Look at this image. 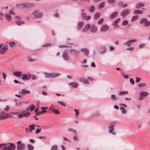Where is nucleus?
<instances>
[{
    "mask_svg": "<svg viewBox=\"0 0 150 150\" xmlns=\"http://www.w3.org/2000/svg\"><path fill=\"white\" fill-rule=\"evenodd\" d=\"M20 4L21 6H23V7L24 8L32 6H33V4L28 2L22 3H21Z\"/></svg>",
    "mask_w": 150,
    "mask_h": 150,
    "instance_id": "obj_8",
    "label": "nucleus"
},
{
    "mask_svg": "<svg viewBox=\"0 0 150 150\" xmlns=\"http://www.w3.org/2000/svg\"><path fill=\"white\" fill-rule=\"evenodd\" d=\"M135 6L136 8L137 9H139L141 8L144 7L145 6V5L141 2H139L136 4Z\"/></svg>",
    "mask_w": 150,
    "mask_h": 150,
    "instance_id": "obj_14",
    "label": "nucleus"
},
{
    "mask_svg": "<svg viewBox=\"0 0 150 150\" xmlns=\"http://www.w3.org/2000/svg\"><path fill=\"white\" fill-rule=\"evenodd\" d=\"M41 128H40V129H37L35 132L36 134H38L39 133L41 132Z\"/></svg>",
    "mask_w": 150,
    "mask_h": 150,
    "instance_id": "obj_59",
    "label": "nucleus"
},
{
    "mask_svg": "<svg viewBox=\"0 0 150 150\" xmlns=\"http://www.w3.org/2000/svg\"><path fill=\"white\" fill-rule=\"evenodd\" d=\"M123 5V3L122 1H119L118 3V6L119 7H122Z\"/></svg>",
    "mask_w": 150,
    "mask_h": 150,
    "instance_id": "obj_63",
    "label": "nucleus"
},
{
    "mask_svg": "<svg viewBox=\"0 0 150 150\" xmlns=\"http://www.w3.org/2000/svg\"><path fill=\"white\" fill-rule=\"evenodd\" d=\"M68 130L69 132H72L74 133H76V130H74V129H68Z\"/></svg>",
    "mask_w": 150,
    "mask_h": 150,
    "instance_id": "obj_55",
    "label": "nucleus"
},
{
    "mask_svg": "<svg viewBox=\"0 0 150 150\" xmlns=\"http://www.w3.org/2000/svg\"><path fill=\"white\" fill-rule=\"evenodd\" d=\"M20 79L23 80H28L29 79V77L28 76L25 74H22Z\"/></svg>",
    "mask_w": 150,
    "mask_h": 150,
    "instance_id": "obj_25",
    "label": "nucleus"
},
{
    "mask_svg": "<svg viewBox=\"0 0 150 150\" xmlns=\"http://www.w3.org/2000/svg\"><path fill=\"white\" fill-rule=\"evenodd\" d=\"M32 14L35 15L34 17L35 18H40L42 16V13H39L37 11L33 12Z\"/></svg>",
    "mask_w": 150,
    "mask_h": 150,
    "instance_id": "obj_10",
    "label": "nucleus"
},
{
    "mask_svg": "<svg viewBox=\"0 0 150 150\" xmlns=\"http://www.w3.org/2000/svg\"><path fill=\"white\" fill-rule=\"evenodd\" d=\"M95 10V6H94L92 5L89 7L88 10L91 13H93L94 12Z\"/></svg>",
    "mask_w": 150,
    "mask_h": 150,
    "instance_id": "obj_22",
    "label": "nucleus"
},
{
    "mask_svg": "<svg viewBox=\"0 0 150 150\" xmlns=\"http://www.w3.org/2000/svg\"><path fill=\"white\" fill-rule=\"evenodd\" d=\"M120 20V18H118L114 21L112 23V25L114 26V28H115L116 27H119V25H117V23L119 22Z\"/></svg>",
    "mask_w": 150,
    "mask_h": 150,
    "instance_id": "obj_12",
    "label": "nucleus"
},
{
    "mask_svg": "<svg viewBox=\"0 0 150 150\" xmlns=\"http://www.w3.org/2000/svg\"><path fill=\"white\" fill-rule=\"evenodd\" d=\"M84 24V23L83 21L79 22L78 23L77 27V29L78 30H80L81 29L82 27L83 26Z\"/></svg>",
    "mask_w": 150,
    "mask_h": 150,
    "instance_id": "obj_26",
    "label": "nucleus"
},
{
    "mask_svg": "<svg viewBox=\"0 0 150 150\" xmlns=\"http://www.w3.org/2000/svg\"><path fill=\"white\" fill-rule=\"evenodd\" d=\"M15 23L18 25H19L24 23V22L21 21H15Z\"/></svg>",
    "mask_w": 150,
    "mask_h": 150,
    "instance_id": "obj_40",
    "label": "nucleus"
},
{
    "mask_svg": "<svg viewBox=\"0 0 150 150\" xmlns=\"http://www.w3.org/2000/svg\"><path fill=\"white\" fill-rule=\"evenodd\" d=\"M100 13H97L94 15V20L97 19L100 16Z\"/></svg>",
    "mask_w": 150,
    "mask_h": 150,
    "instance_id": "obj_32",
    "label": "nucleus"
},
{
    "mask_svg": "<svg viewBox=\"0 0 150 150\" xmlns=\"http://www.w3.org/2000/svg\"><path fill=\"white\" fill-rule=\"evenodd\" d=\"M46 111L45 110H42L41 111H39L37 112L36 113L35 115L34 116V118H35L38 115H40V114H41L42 113L44 112H45Z\"/></svg>",
    "mask_w": 150,
    "mask_h": 150,
    "instance_id": "obj_41",
    "label": "nucleus"
},
{
    "mask_svg": "<svg viewBox=\"0 0 150 150\" xmlns=\"http://www.w3.org/2000/svg\"><path fill=\"white\" fill-rule=\"evenodd\" d=\"M103 18H100L99 21H98V23L99 24H102L103 22Z\"/></svg>",
    "mask_w": 150,
    "mask_h": 150,
    "instance_id": "obj_56",
    "label": "nucleus"
},
{
    "mask_svg": "<svg viewBox=\"0 0 150 150\" xmlns=\"http://www.w3.org/2000/svg\"><path fill=\"white\" fill-rule=\"evenodd\" d=\"M146 83H139L138 84V86L139 87H142V86H146Z\"/></svg>",
    "mask_w": 150,
    "mask_h": 150,
    "instance_id": "obj_47",
    "label": "nucleus"
},
{
    "mask_svg": "<svg viewBox=\"0 0 150 150\" xmlns=\"http://www.w3.org/2000/svg\"><path fill=\"white\" fill-rule=\"evenodd\" d=\"M129 13L130 11L129 10L127 9H125L121 12L120 15L123 18H125Z\"/></svg>",
    "mask_w": 150,
    "mask_h": 150,
    "instance_id": "obj_9",
    "label": "nucleus"
},
{
    "mask_svg": "<svg viewBox=\"0 0 150 150\" xmlns=\"http://www.w3.org/2000/svg\"><path fill=\"white\" fill-rule=\"evenodd\" d=\"M81 50L86 56L88 55L89 54V51L87 48H82L81 49Z\"/></svg>",
    "mask_w": 150,
    "mask_h": 150,
    "instance_id": "obj_18",
    "label": "nucleus"
},
{
    "mask_svg": "<svg viewBox=\"0 0 150 150\" xmlns=\"http://www.w3.org/2000/svg\"><path fill=\"white\" fill-rule=\"evenodd\" d=\"M17 144L18 145L16 148L17 150H23L25 148V144L22 143L21 141L17 142Z\"/></svg>",
    "mask_w": 150,
    "mask_h": 150,
    "instance_id": "obj_4",
    "label": "nucleus"
},
{
    "mask_svg": "<svg viewBox=\"0 0 150 150\" xmlns=\"http://www.w3.org/2000/svg\"><path fill=\"white\" fill-rule=\"evenodd\" d=\"M110 98L111 100L114 101H116L118 99V98L114 94L111 95Z\"/></svg>",
    "mask_w": 150,
    "mask_h": 150,
    "instance_id": "obj_24",
    "label": "nucleus"
},
{
    "mask_svg": "<svg viewBox=\"0 0 150 150\" xmlns=\"http://www.w3.org/2000/svg\"><path fill=\"white\" fill-rule=\"evenodd\" d=\"M52 112H53L55 114H58L60 113V112L58 111V110L55 109L53 110Z\"/></svg>",
    "mask_w": 150,
    "mask_h": 150,
    "instance_id": "obj_53",
    "label": "nucleus"
},
{
    "mask_svg": "<svg viewBox=\"0 0 150 150\" xmlns=\"http://www.w3.org/2000/svg\"><path fill=\"white\" fill-rule=\"evenodd\" d=\"M144 46L145 45L144 44H142L139 45V48H142L143 47H144Z\"/></svg>",
    "mask_w": 150,
    "mask_h": 150,
    "instance_id": "obj_64",
    "label": "nucleus"
},
{
    "mask_svg": "<svg viewBox=\"0 0 150 150\" xmlns=\"http://www.w3.org/2000/svg\"><path fill=\"white\" fill-rule=\"evenodd\" d=\"M28 128L29 129V132H31L33 130L35 129V126L33 125H30L29 126Z\"/></svg>",
    "mask_w": 150,
    "mask_h": 150,
    "instance_id": "obj_29",
    "label": "nucleus"
},
{
    "mask_svg": "<svg viewBox=\"0 0 150 150\" xmlns=\"http://www.w3.org/2000/svg\"><path fill=\"white\" fill-rule=\"evenodd\" d=\"M120 109L121 110L122 113V114H125L126 113V111L125 109L123 107H121L120 108Z\"/></svg>",
    "mask_w": 150,
    "mask_h": 150,
    "instance_id": "obj_43",
    "label": "nucleus"
},
{
    "mask_svg": "<svg viewBox=\"0 0 150 150\" xmlns=\"http://www.w3.org/2000/svg\"><path fill=\"white\" fill-rule=\"evenodd\" d=\"M51 150H57V145H54L51 147Z\"/></svg>",
    "mask_w": 150,
    "mask_h": 150,
    "instance_id": "obj_42",
    "label": "nucleus"
},
{
    "mask_svg": "<svg viewBox=\"0 0 150 150\" xmlns=\"http://www.w3.org/2000/svg\"><path fill=\"white\" fill-rule=\"evenodd\" d=\"M45 77L46 78H54L57 77L61 75L59 73H51L44 72Z\"/></svg>",
    "mask_w": 150,
    "mask_h": 150,
    "instance_id": "obj_2",
    "label": "nucleus"
},
{
    "mask_svg": "<svg viewBox=\"0 0 150 150\" xmlns=\"http://www.w3.org/2000/svg\"><path fill=\"white\" fill-rule=\"evenodd\" d=\"M109 50L110 51H112L115 49V47L113 46H110L109 47Z\"/></svg>",
    "mask_w": 150,
    "mask_h": 150,
    "instance_id": "obj_62",
    "label": "nucleus"
},
{
    "mask_svg": "<svg viewBox=\"0 0 150 150\" xmlns=\"http://www.w3.org/2000/svg\"><path fill=\"white\" fill-rule=\"evenodd\" d=\"M29 77H31L33 80H35L37 79L38 78L35 75H30L29 76Z\"/></svg>",
    "mask_w": 150,
    "mask_h": 150,
    "instance_id": "obj_35",
    "label": "nucleus"
},
{
    "mask_svg": "<svg viewBox=\"0 0 150 150\" xmlns=\"http://www.w3.org/2000/svg\"><path fill=\"white\" fill-rule=\"evenodd\" d=\"M4 144L2 150H15L16 146L14 144L11 143Z\"/></svg>",
    "mask_w": 150,
    "mask_h": 150,
    "instance_id": "obj_1",
    "label": "nucleus"
},
{
    "mask_svg": "<svg viewBox=\"0 0 150 150\" xmlns=\"http://www.w3.org/2000/svg\"><path fill=\"white\" fill-rule=\"evenodd\" d=\"M62 57L66 61H68L69 59V57L68 56L67 52L65 51L63 52Z\"/></svg>",
    "mask_w": 150,
    "mask_h": 150,
    "instance_id": "obj_11",
    "label": "nucleus"
},
{
    "mask_svg": "<svg viewBox=\"0 0 150 150\" xmlns=\"http://www.w3.org/2000/svg\"><path fill=\"white\" fill-rule=\"evenodd\" d=\"M25 112V111H22L21 112V113L18 114L17 115V117H18L19 118H21L23 117V113Z\"/></svg>",
    "mask_w": 150,
    "mask_h": 150,
    "instance_id": "obj_33",
    "label": "nucleus"
},
{
    "mask_svg": "<svg viewBox=\"0 0 150 150\" xmlns=\"http://www.w3.org/2000/svg\"><path fill=\"white\" fill-rule=\"evenodd\" d=\"M109 26L106 24L103 25L100 28V31L102 32H105L107 31L109 28Z\"/></svg>",
    "mask_w": 150,
    "mask_h": 150,
    "instance_id": "obj_6",
    "label": "nucleus"
},
{
    "mask_svg": "<svg viewBox=\"0 0 150 150\" xmlns=\"http://www.w3.org/2000/svg\"><path fill=\"white\" fill-rule=\"evenodd\" d=\"M124 45H126L127 47H129L131 45V40L123 43Z\"/></svg>",
    "mask_w": 150,
    "mask_h": 150,
    "instance_id": "obj_37",
    "label": "nucleus"
},
{
    "mask_svg": "<svg viewBox=\"0 0 150 150\" xmlns=\"http://www.w3.org/2000/svg\"><path fill=\"white\" fill-rule=\"evenodd\" d=\"M73 139L74 141H78V137L76 135H75Z\"/></svg>",
    "mask_w": 150,
    "mask_h": 150,
    "instance_id": "obj_61",
    "label": "nucleus"
},
{
    "mask_svg": "<svg viewBox=\"0 0 150 150\" xmlns=\"http://www.w3.org/2000/svg\"><path fill=\"white\" fill-rule=\"evenodd\" d=\"M51 45H52V44L51 43H46V44H45L42 45V47H47L51 46Z\"/></svg>",
    "mask_w": 150,
    "mask_h": 150,
    "instance_id": "obj_48",
    "label": "nucleus"
},
{
    "mask_svg": "<svg viewBox=\"0 0 150 150\" xmlns=\"http://www.w3.org/2000/svg\"><path fill=\"white\" fill-rule=\"evenodd\" d=\"M90 27V24L89 23L86 24L82 29V31L83 32H86L88 29Z\"/></svg>",
    "mask_w": 150,
    "mask_h": 150,
    "instance_id": "obj_16",
    "label": "nucleus"
},
{
    "mask_svg": "<svg viewBox=\"0 0 150 150\" xmlns=\"http://www.w3.org/2000/svg\"><path fill=\"white\" fill-rule=\"evenodd\" d=\"M128 92L127 91H120L118 92V94L120 96L126 94Z\"/></svg>",
    "mask_w": 150,
    "mask_h": 150,
    "instance_id": "obj_34",
    "label": "nucleus"
},
{
    "mask_svg": "<svg viewBox=\"0 0 150 150\" xmlns=\"http://www.w3.org/2000/svg\"><path fill=\"white\" fill-rule=\"evenodd\" d=\"M22 72L21 71H17L13 73V74L15 76L20 78L22 75Z\"/></svg>",
    "mask_w": 150,
    "mask_h": 150,
    "instance_id": "obj_17",
    "label": "nucleus"
},
{
    "mask_svg": "<svg viewBox=\"0 0 150 150\" xmlns=\"http://www.w3.org/2000/svg\"><path fill=\"white\" fill-rule=\"evenodd\" d=\"M147 21V19L146 18H142L139 21V23L140 24L144 23L145 22Z\"/></svg>",
    "mask_w": 150,
    "mask_h": 150,
    "instance_id": "obj_36",
    "label": "nucleus"
},
{
    "mask_svg": "<svg viewBox=\"0 0 150 150\" xmlns=\"http://www.w3.org/2000/svg\"><path fill=\"white\" fill-rule=\"evenodd\" d=\"M138 16L135 15L132 17V21H134L138 18Z\"/></svg>",
    "mask_w": 150,
    "mask_h": 150,
    "instance_id": "obj_51",
    "label": "nucleus"
},
{
    "mask_svg": "<svg viewBox=\"0 0 150 150\" xmlns=\"http://www.w3.org/2000/svg\"><path fill=\"white\" fill-rule=\"evenodd\" d=\"M150 22L149 21H147L143 24V25L145 27H147L148 26L150 25Z\"/></svg>",
    "mask_w": 150,
    "mask_h": 150,
    "instance_id": "obj_44",
    "label": "nucleus"
},
{
    "mask_svg": "<svg viewBox=\"0 0 150 150\" xmlns=\"http://www.w3.org/2000/svg\"><path fill=\"white\" fill-rule=\"evenodd\" d=\"M105 2H102L101 3L99 4L98 6V9H102L104 7V6H105Z\"/></svg>",
    "mask_w": 150,
    "mask_h": 150,
    "instance_id": "obj_30",
    "label": "nucleus"
},
{
    "mask_svg": "<svg viewBox=\"0 0 150 150\" xmlns=\"http://www.w3.org/2000/svg\"><path fill=\"white\" fill-rule=\"evenodd\" d=\"M86 13L84 9L81 10V15L82 18L85 20H89L91 18L89 16H86Z\"/></svg>",
    "mask_w": 150,
    "mask_h": 150,
    "instance_id": "obj_3",
    "label": "nucleus"
},
{
    "mask_svg": "<svg viewBox=\"0 0 150 150\" xmlns=\"http://www.w3.org/2000/svg\"><path fill=\"white\" fill-rule=\"evenodd\" d=\"M57 103H58L60 104L64 107H65L66 106V105L65 103L62 101H58L57 102Z\"/></svg>",
    "mask_w": 150,
    "mask_h": 150,
    "instance_id": "obj_49",
    "label": "nucleus"
},
{
    "mask_svg": "<svg viewBox=\"0 0 150 150\" xmlns=\"http://www.w3.org/2000/svg\"><path fill=\"white\" fill-rule=\"evenodd\" d=\"M30 92V91L29 90H26V89H24L21 90L19 92V93H21L23 94H26L29 93Z\"/></svg>",
    "mask_w": 150,
    "mask_h": 150,
    "instance_id": "obj_23",
    "label": "nucleus"
},
{
    "mask_svg": "<svg viewBox=\"0 0 150 150\" xmlns=\"http://www.w3.org/2000/svg\"><path fill=\"white\" fill-rule=\"evenodd\" d=\"M15 43L14 42H10L9 43V45L11 47H12L15 45Z\"/></svg>",
    "mask_w": 150,
    "mask_h": 150,
    "instance_id": "obj_52",
    "label": "nucleus"
},
{
    "mask_svg": "<svg viewBox=\"0 0 150 150\" xmlns=\"http://www.w3.org/2000/svg\"><path fill=\"white\" fill-rule=\"evenodd\" d=\"M134 14H142L143 13V12L142 11L140 10H136L133 12Z\"/></svg>",
    "mask_w": 150,
    "mask_h": 150,
    "instance_id": "obj_31",
    "label": "nucleus"
},
{
    "mask_svg": "<svg viewBox=\"0 0 150 150\" xmlns=\"http://www.w3.org/2000/svg\"><path fill=\"white\" fill-rule=\"evenodd\" d=\"M55 109V107L53 105H51L50 108V110L52 111L53 110Z\"/></svg>",
    "mask_w": 150,
    "mask_h": 150,
    "instance_id": "obj_54",
    "label": "nucleus"
},
{
    "mask_svg": "<svg viewBox=\"0 0 150 150\" xmlns=\"http://www.w3.org/2000/svg\"><path fill=\"white\" fill-rule=\"evenodd\" d=\"M25 103L24 102H16V105L18 107H19L20 106H22V105L23 104V103Z\"/></svg>",
    "mask_w": 150,
    "mask_h": 150,
    "instance_id": "obj_38",
    "label": "nucleus"
},
{
    "mask_svg": "<svg viewBox=\"0 0 150 150\" xmlns=\"http://www.w3.org/2000/svg\"><path fill=\"white\" fill-rule=\"evenodd\" d=\"M69 85L72 86L74 88H77L78 86V83L76 82H71L68 83Z\"/></svg>",
    "mask_w": 150,
    "mask_h": 150,
    "instance_id": "obj_27",
    "label": "nucleus"
},
{
    "mask_svg": "<svg viewBox=\"0 0 150 150\" xmlns=\"http://www.w3.org/2000/svg\"><path fill=\"white\" fill-rule=\"evenodd\" d=\"M98 28L96 26L93 25L91 26V32L92 33H95L97 31Z\"/></svg>",
    "mask_w": 150,
    "mask_h": 150,
    "instance_id": "obj_15",
    "label": "nucleus"
},
{
    "mask_svg": "<svg viewBox=\"0 0 150 150\" xmlns=\"http://www.w3.org/2000/svg\"><path fill=\"white\" fill-rule=\"evenodd\" d=\"M118 13L117 12H114L109 17L110 19H112L115 18L117 16Z\"/></svg>",
    "mask_w": 150,
    "mask_h": 150,
    "instance_id": "obj_20",
    "label": "nucleus"
},
{
    "mask_svg": "<svg viewBox=\"0 0 150 150\" xmlns=\"http://www.w3.org/2000/svg\"><path fill=\"white\" fill-rule=\"evenodd\" d=\"M8 49V48L7 45L4 46L2 48L0 49V54L3 55L4 54Z\"/></svg>",
    "mask_w": 150,
    "mask_h": 150,
    "instance_id": "obj_7",
    "label": "nucleus"
},
{
    "mask_svg": "<svg viewBox=\"0 0 150 150\" xmlns=\"http://www.w3.org/2000/svg\"><path fill=\"white\" fill-rule=\"evenodd\" d=\"M114 126L113 125H111L109 127V132L112 135H115V133L113 132L114 131Z\"/></svg>",
    "mask_w": 150,
    "mask_h": 150,
    "instance_id": "obj_21",
    "label": "nucleus"
},
{
    "mask_svg": "<svg viewBox=\"0 0 150 150\" xmlns=\"http://www.w3.org/2000/svg\"><path fill=\"white\" fill-rule=\"evenodd\" d=\"M27 148L28 150H33V147L30 144H28L27 145Z\"/></svg>",
    "mask_w": 150,
    "mask_h": 150,
    "instance_id": "obj_39",
    "label": "nucleus"
},
{
    "mask_svg": "<svg viewBox=\"0 0 150 150\" xmlns=\"http://www.w3.org/2000/svg\"><path fill=\"white\" fill-rule=\"evenodd\" d=\"M30 114V113L28 112H25L23 113V116L25 117H27L29 116Z\"/></svg>",
    "mask_w": 150,
    "mask_h": 150,
    "instance_id": "obj_50",
    "label": "nucleus"
},
{
    "mask_svg": "<svg viewBox=\"0 0 150 150\" xmlns=\"http://www.w3.org/2000/svg\"><path fill=\"white\" fill-rule=\"evenodd\" d=\"M27 59L30 62H32L35 61V60L33 59L30 56H28L27 57Z\"/></svg>",
    "mask_w": 150,
    "mask_h": 150,
    "instance_id": "obj_45",
    "label": "nucleus"
},
{
    "mask_svg": "<svg viewBox=\"0 0 150 150\" xmlns=\"http://www.w3.org/2000/svg\"><path fill=\"white\" fill-rule=\"evenodd\" d=\"M5 17L8 21H10L11 20V17L9 14H6L5 15Z\"/></svg>",
    "mask_w": 150,
    "mask_h": 150,
    "instance_id": "obj_28",
    "label": "nucleus"
},
{
    "mask_svg": "<svg viewBox=\"0 0 150 150\" xmlns=\"http://www.w3.org/2000/svg\"><path fill=\"white\" fill-rule=\"evenodd\" d=\"M81 81L84 84H87L88 83V81L87 79H81Z\"/></svg>",
    "mask_w": 150,
    "mask_h": 150,
    "instance_id": "obj_46",
    "label": "nucleus"
},
{
    "mask_svg": "<svg viewBox=\"0 0 150 150\" xmlns=\"http://www.w3.org/2000/svg\"><path fill=\"white\" fill-rule=\"evenodd\" d=\"M149 94L148 92L145 91H142L140 92L139 96V100H143L144 97L148 96Z\"/></svg>",
    "mask_w": 150,
    "mask_h": 150,
    "instance_id": "obj_5",
    "label": "nucleus"
},
{
    "mask_svg": "<svg viewBox=\"0 0 150 150\" xmlns=\"http://www.w3.org/2000/svg\"><path fill=\"white\" fill-rule=\"evenodd\" d=\"M35 108V107L34 105H31L30 108V111H32Z\"/></svg>",
    "mask_w": 150,
    "mask_h": 150,
    "instance_id": "obj_60",
    "label": "nucleus"
},
{
    "mask_svg": "<svg viewBox=\"0 0 150 150\" xmlns=\"http://www.w3.org/2000/svg\"><path fill=\"white\" fill-rule=\"evenodd\" d=\"M69 51L71 53V54L74 55L75 56H77L79 54L78 51L74 49H70L69 50Z\"/></svg>",
    "mask_w": 150,
    "mask_h": 150,
    "instance_id": "obj_13",
    "label": "nucleus"
},
{
    "mask_svg": "<svg viewBox=\"0 0 150 150\" xmlns=\"http://www.w3.org/2000/svg\"><path fill=\"white\" fill-rule=\"evenodd\" d=\"M128 24V22L126 20H124L122 23V25H126Z\"/></svg>",
    "mask_w": 150,
    "mask_h": 150,
    "instance_id": "obj_57",
    "label": "nucleus"
},
{
    "mask_svg": "<svg viewBox=\"0 0 150 150\" xmlns=\"http://www.w3.org/2000/svg\"><path fill=\"white\" fill-rule=\"evenodd\" d=\"M10 117V115L8 114H6L4 115L0 113V120H3Z\"/></svg>",
    "mask_w": 150,
    "mask_h": 150,
    "instance_id": "obj_19",
    "label": "nucleus"
},
{
    "mask_svg": "<svg viewBox=\"0 0 150 150\" xmlns=\"http://www.w3.org/2000/svg\"><path fill=\"white\" fill-rule=\"evenodd\" d=\"M122 75L123 76L124 78L125 79H128V75L127 74L125 75L124 73H122Z\"/></svg>",
    "mask_w": 150,
    "mask_h": 150,
    "instance_id": "obj_58",
    "label": "nucleus"
}]
</instances>
